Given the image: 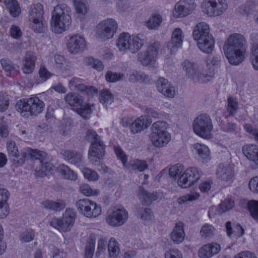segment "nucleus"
<instances>
[{
	"label": "nucleus",
	"instance_id": "obj_1",
	"mask_svg": "<svg viewBox=\"0 0 258 258\" xmlns=\"http://www.w3.org/2000/svg\"><path fill=\"white\" fill-rule=\"evenodd\" d=\"M223 50L229 63L233 65H238L245 58L246 51V40L240 34H231L224 44Z\"/></svg>",
	"mask_w": 258,
	"mask_h": 258
},
{
	"label": "nucleus",
	"instance_id": "obj_2",
	"mask_svg": "<svg viewBox=\"0 0 258 258\" xmlns=\"http://www.w3.org/2000/svg\"><path fill=\"white\" fill-rule=\"evenodd\" d=\"M71 8L66 4L55 6L52 11V30L60 34L68 29L71 24Z\"/></svg>",
	"mask_w": 258,
	"mask_h": 258
},
{
	"label": "nucleus",
	"instance_id": "obj_3",
	"mask_svg": "<svg viewBox=\"0 0 258 258\" xmlns=\"http://www.w3.org/2000/svg\"><path fill=\"white\" fill-rule=\"evenodd\" d=\"M44 103L37 97L19 100L16 105L17 110L25 117L36 116L41 113L44 108Z\"/></svg>",
	"mask_w": 258,
	"mask_h": 258
},
{
	"label": "nucleus",
	"instance_id": "obj_4",
	"mask_svg": "<svg viewBox=\"0 0 258 258\" xmlns=\"http://www.w3.org/2000/svg\"><path fill=\"white\" fill-rule=\"evenodd\" d=\"M182 66L186 76L194 83H206L214 77L213 70L210 68L209 72L202 73L199 66L195 62L186 60L182 63Z\"/></svg>",
	"mask_w": 258,
	"mask_h": 258
},
{
	"label": "nucleus",
	"instance_id": "obj_5",
	"mask_svg": "<svg viewBox=\"0 0 258 258\" xmlns=\"http://www.w3.org/2000/svg\"><path fill=\"white\" fill-rule=\"evenodd\" d=\"M144 41L142 35L131 36L128 33H122L118 37L116 45L120 51L125 52L128 50L136 53L142 48Z\"/></svg>",
	"mask_w": 258,
	"mask_h": 258
},
{
	"label": "nucleus",
	"instance_id": "obj_6",
	"mask_svg": "<svg viewBox=\"0 0 258 258\" xmlns=\"http://www.w3.org/2000/svg\"><path fill=\"white\" fill-rule=\"evenodd\" d=\"M194 132L204 139H210L212 137L213 124L211 118L207 114H202L196 117L192 122Z\"/></svg>",
	"mask_w": 258,
	"mask_h": 258
},
{
	"label": "nucleus",
	"instance_id": "obj_7",
	"mask_svg": "<svg viewBox=\"0 0 258 258\" xmlns=\"http://www.w3.org/2000/svg\"><path fill=\"white\" fill-rule=\"evenodd\" d=\"M43 15V7L41 4L37 3L31 6L29 19L32 22V28L36 33H42L44 30L45 22Z\"/></svg>",
	"mask_w": 258,
	"mask_h": 258
},
{
	"label": "nucleus",
	"instance_id": "obj_8",
	"mask_svg": "<svg viewBox=\"0 0 258 258\" xmlns=\"http://www.w3.org/2000/svg\"><path fill=\"white\" fill-rule=\"evenodd\" d=\"M76 218V213L70 209H66L62 219L53 218L50 221V225L59 231H69L73 226Z\"/></svg>",
	"mask_w": 258,
	"mask_h": 258
},
{
	"label": "nucleus",
	"instance_id": "obj_9",
	"mask_svg": "<svg viewBox=\"0 0 258 258\" xmlns=\"http://www.w3.org/2000/svg\"><path fill=\"white\" fill-rule=\"evenodd\" d=\"M76 206L82 215L89 218H96L101 213V206L88 199L79 200Z\"/></svg>",
	"mask_w": 258,
	"mask_h": 258
},
{
	"label": "nucleus",
	"instance_id": "obj_10",
	"mask_svg": "<svg viewBox=\"0 0 258 258\" xmlns=\"http://www.w3.org/2000/svg\"><path fill=\"white\" fill-rule=\"evenodd\" d=\"M117 23L112 19H106L101 21L97 26V36L105 40L113 37L117 29Z\"/></svg>",
	"mask_w": 258,
	"mask_h": 258
},
{
	"label": "nucleus",
	"instance_id": "obj_11",
	"mask_svg": "<svg viewBox=\"0 0 258 258\" xmlns=\"http://www.w3.org/2000/svg\"><path fill=\"white\" fill-rule=\"evenodd\" d=\"M160 44L155 42L148 46L147 50L138 54V60L143 66L153 64L156 61Z\"/></svg>",
	"mask_w": 258,
	"mask_h": 258
},
{
	"label": "nucleus",
	"instance_id": "obj_12",
	"mask_svg": "<svg viewBox=\"0 0 258 258\" xmlns=\"http://www.w3.org/2000/svg\"><path fill=\"white\" fill-rule=\"evenodd\" d=\"M128 218V212L123 207L113 208L106 218V222L112 227L121 226Z\"/></svg>",
	"mask_w": 258,
	"mask_h": 258
},
{
	"label": "nucleus",
	"instance_id": "obj_13",
	"mask_svg": "<svg viewBox=\"0 0 258 258\" xmlns=\"http://www.w3.org/2000/svg\"><path fill=\"white\" fill-rule=\"evenodd\" d=\"M200 177L198 169L196 167L187 168L179 177L177 183L182 188H187L197 182Z\"/></svg>",
	"mask_w": 258,
	"mask_h": 258
},
{
	"label": "nucleus",
	"instance_id": "obj_14",
	"mask_svg": "<svg viewBox=\"0 0 258 258\" xmlns=\"http://www.w3.org/2000/svg\"><path fill=\"white\" fill-rule=\"evenodd\" d=\"M205 7V12L210 16H217L221 15L227 9L225 0H208L203 5Z\"/></svg>",
	"mask_w": 258,
	"mask_h": 258
},
{
	"label": "nucleus",
	"instance_id": "obj_15",
	"mask_svg": "<svg viewBox=\"0 0 258 258\" xmlns=\"http://www.w3.org/2000/svg\"><path fill=\"white\" fill-rule=\"evenodd\" d=\"M67 46L70 52L76 54L84 50L86 42L83 36L75 34L68 39Z\"/></svg>",
	"mask_w": 258,
	"mask_h": 258
},
{
	"label": "nucleus",
	"instance_id": "obj_16",
	"mask_svg": "<svg viewBox=\"0 0 258 258\" xmlns=\"http://www.w3.org/2000/svg\"><path fill=\"white\" fill-rule=\"evenodd\" d=\"M195 7L192 0H181L174 6L173 16L176 18L185 17L190 14Z\"/></svg>",
	"mask_w": 258,
	"mask_h": 258
},
{
	"label": "nucleus",
	"instance_id": "obj_17",
	"mask_svg": "<svg viewBox=\"0 0 258 258\" xmlns=\"http://www.w3.org/2000/svg\"><path fill=\"white\" fill-rule=\"evenodd\" d=\"M183 41L182 30L180 28L175 29L172 34L171 39L169 44L164 49L165 51H167L165 57H168L175 51V48L181 47Z\"/></svg>",
	"mask_w": 258,
	"mask_h": 258
},
{
	"label": "nucleus",
	"instance_id": "obj_18",
	"mask_svg": "<svg viewBox=\"0 0 258 258\" xmlns=\"http://www.w3.org/2000/svg\"><path fill=\"white\" fill-rule=\"evenodd\" d=\"M7 150L9 155L14 158L13 161L17 166L22 165L27 157L26 152H22L21 155L19 154L15 142L13 141H9L7 144Z\"/></svg>",
	"mask_w": 258,
	"mask_h": 258
},
{
	"label": "nucleus",
	"instance_id": "obj_19",
	"mask_svg": "<svg viewBox=\"0 0 258 258\" xmlns=\"http://www.w3.org/2000/svg\"><path fill=\"white\" fill-rule=\"evenodd\" d=\"M105 153V147L102 140L92 143L89 150L88 157L93 163L98 161Z\"/></svg>",
	"mask_w": 258,
	"mask_h": 258
},
{
	"label": "nucleus",
	"instance_id": "obj_20",
	"mask_svg": "<svg viewBox=\"0 0 258 258\" xmlns=\"http://www.w3.org/2000/svg\"><path fill=\"white\" fill-rule=\"evenodd\" d=\"M158 91L164 96L174 97L175 94L174 87L167 79L164 78H159L156 83Z\"/></svg>",
	"mask_w": 258,
	"mask_h": 258
},
{
	"label": "nucleus",
	"instance_id": "obj_21",
	"mask_svg": "<svg viewBox=\"0 0 258 258\" xmlns=\"http://www.w3.org/2000/svg\"><path fill=\"white\" fill-rule=\"evenodd\" d=\"M221 250V246L217 243L205 244L198 250V255L201 258H210L218 254Z\"/></svg>",
	"mask_w": 258,
	"mask_h": 258
},
{
	"label": "nucleus",
	"instance_id": "obj_22",
	"mask_svg": "<svg viewBox=\"0 0 258 258\" xmlns=\"http://www.w3.org/2000/svg\"><path fill=\"white\" fill-rule=\"evenodd\" d=\"M64 160L70 163L81 168L83 166V155L80 153L73 150H64L61 152Z\"/></svg>",
	"mask_w": 258,
	"mask_h": 258
},
{
	"label": "nucleus",
	"instance_id": "obj_23",
	"mask_svg": "<svg viewBox=\"0 0 258 258\" xmlns=\"http://www.w3.org/2000/svg\"><path fill=\"white\" fill-rule=\"evenodd\" d=\"M244 155L247 159L253 162L258 166V146L253 144L244 145L242 148Z\"/></svg>",
	"mask_w": 258,
	"mask_h": 258
},
{
	"label": "nucleus",
	"instance_id": "obj_24",
	"mask_svg": "<svg viewBox=\"0 0 258 258\" xmlns=\"http://www.w3.org/2000/svg\"><path fill=\"white\" fill-rule=\"evenodd\" d=\"M212 35L210 34L209 27L205 22L198 23L193 30L192 36L195 40L204 39Z\"/></svg>",
	"mask_w": 258,
	"mask_h": 258
},
{
	"label": "nucleus",
	"instance_id": "obj_25",
	"mask_svg": "<svg viewBox=\"0 0 258 258\" xmlns=\"http://www.w3.org/2000/svg\"><path fill=\"white\" fill-rule=\"evenodd\" d=\"M36 57L32 52H27L23 58L22 70L25 74L33 72L35 67Z\"/></svg>",
	"mask_w": 258,
	"mask_h": 258
},
{
	"label": "nucleus",
	"instance_id": "obj_26",
	"mask_svg": "<svg viewBox=\"0 0 258 258\" xmlns=\"http://www.w3.org/2000/svg\"><path fill=\"white\" fill-rule=\"evenodd\" d=\"M184 224L181 222L176 223L170 237L172 240L176 244L180 243L185 237V233L183 230Z\"/></svg>",
	"mask_w": 258,
	"mask_h": 258
},
{
	"label": "nucleus",
	"instance_id": "obj_27",
	"mask_svg": "<svg viewBox=\"0 0 258 258\" xmlns=\"http://www.w3.org/2000/svg\"><path fill=\"white\" fill-rule=\"evenodd\" d=\"M138 197L142 202L146 205H150L158 198L157 192H149L142 187H139Z\"/></svg>",
	"mask_w": 258,
	"mask_h": 258
},
{
	"label": "nucleus",
	"instance_id": "obj_28",
	"mask_svg": "<svg viewBox=\"0 0 258 258\" xmlns=\"http://www.w3.org/2000/svg\"><path fill=\"white\" fill-rule=\"evenodd\" d=\"M150 139L153 145L157 148L166 146L170 141L171 137L169 133L155 134L150 135Z\"/></svg>",
	"mask_w": 258,
	"mask_h": 258
},
{
	"label": "nucleus",
	"instance_id": "obj_29",
	"mask_svg": "<svg viewBox=\"0 0 258 258\" xmlns=\"http://www.w3.org/2000/svg\"><path fill=\"white\" fill-rule=\"evenodd\" d=\"M197 40V45L201 51L206 53H210L212 51L214 46V40L212 36Z\"/></svg>",
	"mask_w": 258,
	"mask_h": 258
},
{
	"label": "nucleus",
	"instance_id": "obj_30",
	"mask_svg": "<svg viewBox=\"0 0 258 258\" xmlns=\"http://www.w3.org/2000/svg\"><path fill=\"white\" fill-rule=\"evenodd\" d=\"M225 228L227 234L229 237L231 236L232 233L236 238L241 237L244 233V229L238 223H233V227L230 221L226 223Z\"/></svg>",
	"mask_w": 258,
	"mask_h": 258
},
{
	"label": "nucleus",
	"instance_id": "obj_31",
	"mask_svg": "<svg viewBox=\"0 0 258 258\" xmlns=\"http://www.w3.org/2000/svg\"><path fill=\"white\" fill-rule=\"evenodd\" d=\"M217 174L220 179L227 181L232 179L233 171L229 165H220L217 171Z\"/></svg>",
	"mask_w": 258,
	"mask_h": 258
},
{
	"label": "nucleus",
	"instance_id": "obj_32",
	"mask_svg": "<svg viewBox=\"0 0 258 258\" xmlns=\"http://www.w3.org/2000/svg\"><path fill=\"white\" fill-rule=\"evenodd\" d=\"M66 103L71 106H82L84 103V99L78 94L76 93H68L64 97Z\"/></svg>",
	"mask_w": 258,
	"mask_h": 258
},
{
	"label": "nucleus",
	"instance_id": "obj_33",
	"mask_svg": "<svg viewBox=\"0 0 258 258\" xmlns=\"http://www.w3.org/2000/svg\"><path fill=\"white\" fill-rule=\"evenodd\" d=\"M146 117L141 116L132 122L130 125L131 133L136 134L141 132L145 128H147L148 125L145 123Z\"/></svg>",
	"mask_w": 258,
	"mask_h": 258
},
{
	"label": "nucleus",
	"instance_id": "obj_34",
	"mask_svg": "<svg viewBox=\"0 0 258 258\" xmlns=\"http://www.w3.org/2000/svg\"><path fill=\"white\" fill-rule=\"evenodd\" d=\"M43 208L48 210L55 211H60L63 210L66 206L65 203L61 200H58L54 202L51 200H46L42 203Z\"/></svg>",
	"mask_w": 258,
	"mask_h": 258
},
{
	"label": "nucleus",
	"instance_id": "obj_35",
	"mask_svg": "<svg viewBox=\"0 0 258 258\" xmlns=\"http://www.w3.org/2000/svg\"><path fill=\"white\" fill-rule=\"evenodd\" d=\"M109 258H117L120 250L118 242L113 237H111L108 243Z\"/></svg>",
	"mask_w": 258,
	"mask_h": 258
},
{
	"label": "nucleus",
	"instance_id": "obj_36",
	"mask_svg": "<svg viewBox=\"0 0 258 258\" xmlns=\"http://www.w3.org/2000/svg\"><path fill=\"white\" fill-rule=\"evenodd\" d=\"M5 4L12 17H16L20 15L21 9L17 0H5Z\"/></svg>",
	"mask_w": 258,
	"mask_h": 258
},
{
	"label": "nucleus",
	"instance_id": "obj_37",
	"mask_svg": "<svg viewBox=\"0 0 258 258\" xmlns=\"http://www.w3.org/2000/svg\"><path fill=\"white\" fill-rule=\"evenodd\" d=\"M167 126V122L164 121L154 122L152 125L151 135L155 134H162L163 135L165 133H168L166 131Z\"/></svg>",
	"mask_w": 258,
	"mask_h": 258
},
{
	"label": "nucleus",
	"instance_id": "obj_38",
	"mask_svg": "<svg viewBox=\"0 0 258 258\" xmlns=\"http://www.w3.org/2000/svg\"><path fill=\"white\" fill-rule=\"evenodd\" d=\"M58 170L61 175L66 179L75 180L77 178V174L67 165L60 164L58 167Z\"/></svg>",
	"mask_w": 258,
	"mask_h": 258
},
{
	"label": "nucleus",
	"instance_id": "obj_39",
	"mask_svg": "<svg viewBox=\"0 0 258 258\" xmlns=\"http://www.w3.org/2000/svg\"><path fill=\"white\" fill-rule=\"evenodd\" d=\"M126 167L131 170L142 172L148 168V164L145 161L136 159L131 161Z\"/></svg>",
	"mask_w": 258,
	"mask_h": 258
},
{
	"label": "nucleus",
	"instance_id": "obj_40",
	"mask_svg": "<svg viewBox=\"0 0 258 258\" xmlns=\"http://www.w3.org/2000/svg\"><path fill=\"white\" fill-rule=\"evenodd\" d=\"M95 241V238L93 235L88 238L85 247V258H92L94 253Z\"/></svg>",
	"mask_w": 258,
	"mask_h": 258
},
{
	"label": "nucleus",
	"instance_id": "obj_41",
	"mask_svg": "<svg viewBox=\"0 0 258 258\" xmlns=\"http://www.w3.org/2000/svg\"><path fill=\"white\" fill-rule=\"evenodd\" d=\"M26 152L27 155L28 154L31 159L39 160L40 162H43V160H45L47 157V154L45 152L37 149H27Z\"/></svg>",
	"mask_w": 258,
	"mask_h": 258
},
{
	"label": "nucleus",
	"instance_id": "obj_42",
	"mask_svg": "<svg viewBox=\"0 0 258 258\" xmlns=\"http://www.w3.org/2000/svg\"><path fill=\"white\" fill-rule=\"evenodd\" d=\"M227 111L230 115L236 114L238 109V103L237 99L233 96H230L227 99Z\"/></svg>",
	"mask_w": 258,
	"mask_h": 258
},
{
	"label": "nucleus",
	"instance_id": "obj_43",
	"mask_svg": "<svg viewBox=\"0 0 258 258\" xmlns=\"http://www.w3.org/2000/svg\"><path fill=\"white\" fill-rule=\"evenodd\" d=\"M100 102L107 106L110 104L113 101V96L107 89H103L100 93Z\"/></svg>",
	"mask_w": 258,
	"mask_h": 258
},
{
	"label": "nucleus",
	"instance_id": "obj_44",
	"mask_svg": "<svg viewBox=\"0 0 258 258\" xmlns=\"http://www.w3.org/2000/svg\"><path fill=\"white\" fill-rule=\"evenodd\" d=\"M194 148L202 159H204L208 157L210 151L207 146L197 143L194 145Z\"/></svg>",
	"mask_w": 258,
	"mask_h": 258
},
{
	"label": "nucleus",
	"instance_id": "obj_45",
	"mask_svg": "<svg viewBox=\"0 0 258 258\" xmlns=\"http://www.w3.org/2000/svg\"><path fill=\"white\" fill-rule=\"evenodd\" d=\"M234 206V201L231 199H226L218 206L217 208L219 214H222L233 208Z\"/></svg>",
	"mask_w": 258,
	"mask_h": 258
},
{
	"label": "nucleus",
	"instance_id": "obj_46",
	"mask_svg": "<svg viewBox=\"0 0 258 258\" xmlns=\"http://www.w3.org/2000/svg\"><path fill=\"white\" fill-rule=\"evenodd\" d=\"M247 208L252 218L258 222V201H249L247 203Z\"/></svg>",
	"mask_w": 258,
	"mask_h": 258
},
{
	"label": "nucleus",
	"instance_id": "obj_47",
	"mask_svg": "<svg viewBox=\"0 0 258 258\" xmlns=\"http://www.w3.org/2000/svg\"><path fill=\"white\" fill-rule=\"evenodd\" d=\"M85 61L87 65L91 66L93 69L98 71H101L104 68L102 62L101 60L95 59L93 57H86L85 59Z\"/></svg>",
	"mask_w": 258,
	"mask_h": 258
},
{
	"label": "nucleus",
	"instance_id": "obj_48",
	"mask_svg": "<svg viewBox=\"0 0 258 258\" xmlns=\"http://www.w3.org/2000/svg\"><path fill=\"white\" fill-rule=\"evenodd\" d=\"M250 60L255 70H258V45L253 44L251 48Z\"/></svg>",
	"mask_w": 258,
	"mask_h": 258
},
{
	"label": "nucleus",
	"instance_id": "obj_49",
	"mask_svg": "<svg viewBox=\"0 0 258 258\" xmlns=\"http://www.w3.org/2000/svg\"><path fill=\"white\" fill-rule=\"evenodd\" d=\"M162 21L161 15H153L148 20L147 23V27L150 29H156L160 26Z\"/></svg>",
	"mask_w": 258,
	"mask_h": 258
},
{
	"label": "nucleus",
	"instance_id": "obj_50",
	"mask_svg": "<svg viewBox=\"0 0 258 258\" xmlns=\"http://www.w3.org/2000/svg\"><path fill=\"white\" fill-rule=\"evenodd\" d=\"M137 215L138 217L143 220L151 219L152 216V211L148 208H138L137 209Z\"/></svg>",
	"mask_w": 258,
	"mask_h": 258
},
{
	"label": "nucleus",
	"instance_id": "obj_51",
	"mask_svg": "<svg viewBox=\"0 0 258 258\" xmlns=\"http://www.w3.org/2000/svg\"><path fill=\"white\" fill-rule=\"evenodd\" d=\"M40 163L41 164V168L35 171V175L37 177H43L46 175L47 172L51 170L52 165L49 162H45L44 160Z\"/></svg>",
	"mask_w": 258,
	"mask_h": 258
},
{
	"label": "nucleus",
	"instance_id": "obj_52",
	"mask_svg": "<svg viewBox=\"0 0 258 258\" xmlns=\"http://www.w3.org/2000/svg\"><path fill=\"white\" fill-rule=\"evenodd\" d=\"M80 169L83 173L85 178L87 179L88 180L96 181L98 179L99 177V175L95 171L87 167H84L82 169L81 168Z\"/></svg>",
	"mask_w": 258,
	"mask_h": 258
},
{
	"label": "nucleus",
	"instance_id": "obj_53",
	"mask_svg": "<svg viewBox=\"0 0 258 258\" xmlns=\"http://www.w3.org/2000/svg\"><path fill=\"white\" fill-rule=\"evenodd\" d=\"M76 11L78 13L85 15L88 12L86 0H73Z\"/></svg>",
	"mask_w": 258,
	"mask_h": 258
},
{
	"label": "nucleus",
	"instance_id": "obj_54",
	"mask_svg": "<svg viewBox=\"0 0 258 258\" xmlns=\"http://www.w3.org/2000/svg\"><path fill=\"white\" fill-rule=\"evenodd\" d=\"M200 195L197 192H192L186 194L177 199V203L180 204L186 203L187 202H192L199 199Z\"/></svg>",
	"mask_w": 258,
	"mask_h": 258
},
{
	"label": "nucleus",
	"instance_id": "obj_55",
	"mask_svg": "<svg viewBox=\"0 0 258 258\" xmlns=\"http://www.w3.org/2000/svg\"><path fill=\"white\" fill-rule=\"evenodd\" d=\"M79 191L86 196H96L99 193L98 189H93L87 184H81L79 187Z\"/></svg>",
	"mask_w": 258,
	"mask_h": 258
},
{
	"label": "nucleus",
	"instance_id": "obj_56",
	"mask_svg": "<svg viewBox=\"0 0 258 258\" xmlns=\"http://www.w3.org/2000/svg\"><path fill=\"white\" fill-rule=\"evenodd\" d=\"M34 236V231L32 229H28L20 234L19 239L21 242H29L33 239Z\"/></svg>",
	"mask_w": 258,
	"mask_h": 258
},
{
	"label": "nucleus",
	"instance_id": "obj_57",
	"mask_svg": "<svg viewBox=\"0 0 258 258\" xmlns=\"http://www.w3.org/2000/svg\"><path fill=\"white\" fill-rule=\"evenodd\" d=\"M93 105L86 104L78 109V113L79 115L82 116L84 118L87 119L90 117L91 114L92 112V107Z\"/></svg>",
	"mask_w": 258,
	"mask_h": 258
},
{
	"label": "nucleus",
	"instance_id": "obj_58",
	"mask_svg": "<svg viewBox=\"0 0 258 258\" xmlns=\"http://www.w3.org/2000/svg\"><path fill=\"white\" fill-rule=\"evenodd\" d=\"M215 228L211 225L205 224L200 230V234L202 237L206 238L213 235Z\"/></svg>",
	"mask_w": 258,
	"mask_h": 258
},
{
	"label": "nucleus",
	"instance_id": "obj_59",
	"mask_svg": "<svg viewBox=\"0 0 258 258\" xmlns=\"http://www.w3.org/2000/svg\"><path fill=\"white\" fill-rule=\"evenodd\" d=\"M9 33L15 39H19L22 36V32L20 27L14 24L11 26Z\"/></svg>",
	"mask_w": 258,
	"mask_h": 258
},
{
	"label": "nucleus",
	"instance_id": "obj_60",
	"mask_svg": "<svg viewBox=\"0 0 258 258\" xmlns=\"http://www.w3.org/2000/svg\"><path fill=\"white\" fill-rule=\"evenodd\" d=\"M3 69L7 72H11L15 69V65L8 58H2L0 60Z\"/></svg>",
	"mask_w": 258,
	"mask_h": 258
},
{
	"label": "nucleus",
	"instance_id": "obj_61",
	"mask_svg": "<svg viewBox=\"0 0 258 258\" xmlns=\"http://www.w3.org/2000/svg\"><path fill=\"white\" fill-rule=\"evenodd\" d=\"M123 77L124 75L123 74L113 73L112 72H107L105 75L106 81L109 82H115L122 80Z\"/></svg>",
	"mask_w": 258,
	"mask_h": 258
},
{
	"label": "nucleus",
	"instance_id": "obj_62",
	"mask_svg": "<svg viewBox=\"0 0 258 258\" xmlns=\"http://www.w3.org/2000/svg\"><path fill=\"white\" fill-rule=\"evenodd\" d=\"M9 97L6 93H0V112L6 111L9 107Z\"/></svg>",
	"mask_w": 258,
	"mask_h": 258
},
{
	"label": "nucleus",
	"instance_id": "obj_63",
	"mask_svg": "<svg viewBox=\"0 0 258 258\" xmlns=\"http://www.w3.org/2000/svg\"><path fill=\"white\" fill-rule=\"evenodd\" d=\"M221 130L228 133H236L238 131V127L235 123L228 122L221 125Z\"/></svg>",
	"mask_w": 258,
	"mask_h": 258
},
{
	"label": "nucleus",
	"instance_id": "obj_64",
	"mask_svg": "<svg viewBox=\"0 0 258 258\" xmlns=\"http://www.w3.org/2000/svg\"><path fill=\"white\" fill-rule=\"evenodd\" d=\"M165 258H182V254L177 249H171L166 251Z\"/></svg>",
	"mask_w": 258,
	"mask_h": 258
}]
</instances>
